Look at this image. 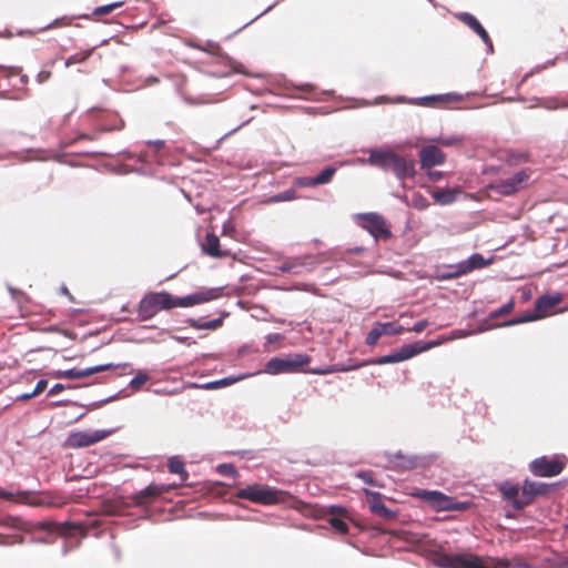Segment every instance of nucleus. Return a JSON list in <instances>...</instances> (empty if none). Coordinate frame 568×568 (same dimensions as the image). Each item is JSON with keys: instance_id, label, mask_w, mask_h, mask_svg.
<instances>
[{"instance_id": "obj_36", "label": "nucleus", "mask_w": 568, "mask_h": 568, "mask_svg": "<svg viewBox=\"0 0 568 568\" xmlns=\"http://www.w3.org/2000/svg\"><path fill=\"white\" fill-rule=\"evenodd\" d=\"M296 199V191L293 189H288L282 193H278L271 197V202H285V201H292Z\"/></svg>"}, {"instance_id": "obj_23", "label": "nucleus", "mask_w": 568, "mask_h": 568, "mask_svg": "<svg viewBox=\"0 0 568 568\" xmlns=\"http://www.w3.org/2000/svg\"><path fill=\"white\" fill-rule=\"evenodd\" d=\"M458 190L453 189H438L433 193V197L436 203L446 205L455 201Z\"/></svg>"}, {"instance_id": "obj_34", "label": "nucleus", "mask_w": 568, "mask_h": 568, "mask_svg": "<svg viewBox=\"0 0 568 568\" xmlns=\"http://www.w3.org/2000/svg\"><path fill=\"white\" fill-rule=\"evenodd\" d=\"M335 172H336V170L331 166L324 169L317 176H315L316 185L328 183L332 180Z\"/></svg>"}, {"instance_id": "obj_28", "label": "nucleus", "mask_w": 568, "mask_h": 568, "mask_svg": "<svg viewBox=\"0 0 568 568\" xmlns=\"http://www.w3.org/2000/svg\"><path fill=\"white\" fill-rule=\"evenodd\" d=\"M383 335H385V332L381 327V323H377L367 334L365 342L368 346H374Z\"/></svg>"}, {"instance_id": "obj_31", "label": "nucleus", "mask_w": 568, "mask_h": 568, "mask_svg": "<svg viewBox=\"0 0 568 568\" xmlns=\"http://www.w3.org/2000/svg\"><path fill=\"white\" fill-rule=\"evenodd\" d=\"M381 327L384 329L385 335H400L406 328L395 322L381 323Z\"/></svg>"}, {"instance_id": "obj_58", "label": "nucleus", "mask_w": 568, "mask_h": 568, "mask_svg": "<svg viewBox=\"0 0 568 568\" xmlns=\"http://www.w3.org/2000/svg\"><path fill=\"white\" fill-rule=\"evenodd\" d=\"M0 69H2V67H0Z\"/></svg>"}, {"instance_id": "obj_3", "label": "nucleus", "mask_w": 568, "mask_h": 568, "mask_svg": "<svg viewBox=\"0 0 568 568\" xmlns=\"http://www.w3.org/2000/svg\"><path fill=\"white\" fill-rule=\"evenodd\" d=\"M548 485L526 479L521 489L513 483L505 481L499 486V491L506 500H509L516 510H521L530 505L536 497L548 493Z\"/></svg>"}, {"instance_id": "obj_55", "label": "nucleus", "mask_w": 568, "mask_h": 568, "mask_svg": "<svg viewBox=\"0 0 568 568\" xmlns=\"http://www.w3.org/2000/svg\"><path fill=\"white\" fill-rule=\"evenodd\" d=\"M332 513H339L342 509L338 507H332Z\"/></svg>"}, {"instance_id": "obj_47", "label": "nucleus", "mask_w": 568, "mask_h": 568, "mask_svg": "<svg viewBox=\"0 0 568 568\" xmlns=\"http://www.w3.org/2000/svg\"><path fill=\"white\" fill-rule=\"evenodd\" d=\"M47 386H48V382L45 379H40L33 389V395H36V396L40 395L42 392L45 390Z\"/></svg>"}, {"instance_id": "obj_21", "label": "nucleus", "mask_w": 568, "mask_h": 568, "mask_svg": "<svg viewBox=\"0 0 568 568\" xmlns=\"http://www.w3.org/2000/svg\"><path fill=\"white\" fill-rule=\"evenodd\" d=\"M203 252L212 257H225L227 256L226 252H223L220 248V239L214 233H207L205 236V241L202 244Z\"/></svg>"}, {"instance_id": "obj_12", "label": "nucleus", "mask_w": 568, "mask_h": 568, "mask_svg": "<svg viewBox=\"0 0 568 568\" xmlns=\"http://www.w3.org/2000/svg\"><path fill=\"white\" fill-rule=\"evenodd\" d=\"M110 435L106 430L73 432L67 439L68 446L72 448L88 447L103 440Z\"/></svg>"}, {"instance_id": "obj_57", "label": "nucleus", "mask_w": 568, "mask_h": 568, "mask_svg": "<svg viewBox=\"0 0 568 568\" xmlns=\"http://www.w3.org/2000/svg\"><path fill=\"white\" fill-rule=\"evenodd\" d=\"M2 539H3V536L0 535V545L4 544V541Z\"/></svg>"}, {"instance_id": "obj_1", "label": "nucleus", "mask_w": 568, "mask_h": 568, "mask_svg": "<svg viewBox=\"0 0 568 568\" xmlns=\"http://www.w3.org/2000/svg\"><path fill=\"white\" fill-rule=\"evenodd\" d=\"M215 297H217L215 290L196 292L184 297L173 296L165 291L149 292L141 298L136 312L141 321H148L160 311H170L175 307H190L210 302Z\"/></svg>"}, {"instance_id": "obj_45", "label": "nucleus", "mask_w": 568, "mask_h": 568, "mask_svg": "<svg viewBox=\"0 0 568 568\" xmlns=\"http://www.w3.org/2000/svg\"><path fill=\"white\" fill-rule=\"evenodd\" d=\"M428 324H429L428 321L423 320V321L417 322L413 327L407 328V331L415 332V333H422L428 326Z\"/></svg>"}, {"instance_id": "obj_13", "label": "nucleus", "mask_w": 568, "mask_h": 568, "mask_svg": "<svg viewBox=\"0 0 568 568\" xmlns=\"http://www.w3.org/2000/svg\"><path fill=\"white\" fill-rule=\"evenodd\" d=\"M171 488H174V486L150 484L144 489L133 494L131 496V500L133 505L136 507L148 506L152 504L162 494L169 491Z\"/></svg>"}, {"instance_id": "obj_39", "label": "nucleus", "mask_w": 568, "mask_h": 568, "mask_svg": "<svg viewBox=\"0 0 568 568\" xmlns=\"http://www.w3.org/2000/svg\"><path fill=\"white\" fill-rule=\"evenodd\" d=\"M402 362L400 357L398 356L397 351L389 354L382 356L375 361V364L384 365V364H392V363H399Z\"/></svg>"}, {"instance_id": "obj_14", "label": "nucleus", "mask_w": 568, "mask_h": 568, "mask_svg": "<svg viewBox=\"0 0 568 568\" xmlns=\"http://www.w3.org/2000/svg\"><path fill=\"white\" fill-rule=\"evenodd\" d=\"M419 161L423 170H429L444 164L446 155L438 146L430 144L419 150Z\"/></svg>"}, {"instance_id": "obj_49", "label": "nucleus", "mask_w": 568, "mask_h": 568, "mask_svg": "<svg viewBox=\"0 0 568 568\" xmlns=\"http://www.w3.org/2000/svg\"><path fill=\"white\" fill-rule=\"evenodd\" d=\"M439 143H442L443 145H453V144L460 143V140L457 138H449V139L442 138L439 140Z\"/></svg>"}, {"instance_id": "obj_50", "label": "nucleus", "mask_w": 568, "mask_h": 568, "mask_svg": "<svg viewBox=\"0 0 568 568\" xmlns=\"http://www.w3.org/2000/svg\"><path fill=\"white\" fill-rule=\"evenodd\" d=\"M64 389L62 384H55L49 392V395L53 396L61 393Z\"/></svg>"}, {"instance_id": "obj_27", "label": "nucleus", "mask_w": 568, "mask_h": 568, "mask_svg": "<svg viewBox=\"0 0 568 568\" xmlns=\"http://www.w3.org/2000/svg\"><path fill=\"white\" fill-rule=\"evenodd\" d=\"M528 161L529 154L527 152H508L506 156V162L509 165H518Z\"/></svg>"}, {"instance_id": "obj_35", "label": "nucleus", "mask_w": 568, "mask_h": 568, "mask_svg": "<svg viewBox=\"0 0 568 568\" xmlns=\"http://www.w3.org/2000/svg\"><path fill=\"white\" fill-rule=\"evenodd\" d=\"M329 524L334 530H336L337 532H339L342 535H345L348 531V525L343 518L332 517L329 519Z\"/></svg>"}, {"instance_id": "obj_25", "label": "nucleus", "mask_w": 568, "mask_h": 568, "mask_svg": "<svg viewBox=\"0 0 568 568\" xmlns=\"http://www.w3.org/2000/svg\"><path fill=\"white\" fill-rule=\"evenodd\" d=\"M305 265H306V262L304 261V258L297 257V258L287 260V261L283 262L282 265L280 266V270L282 272H290V273H293V274H300L302 268Z\"/></svg>"}, {"instance_id": "obj_24", "label": "nucleus", "mask_w": 568, "mask_h": 568, "mask_svg": "<svg viewBox=\"0 0 568 568\" xmlns=\"http://www.w3.org/2000/svg\"><path fill=\"white\" fill-rule=\"evenodd\" d=\"M168 468H169L170 473L180 475L181 480L183 483L186 481L189 474H187V471L184 467V463L182 462L181 458H179L176 456L171 457L168 462Z\"/></svg>"}, {"instance_id": "obj_56", "label": "nucleus", "mask_w": 568, "mask_h": 568, "mask_svg": "<svg viewBox=\"0 0 568 568\" xmlns=\"http://www.w3.org/2000/svg\"><path fill=\"white\" fill-rule=\"evenodd\" d=\"M163 144H164V142H163V141H158V142L155 143V145H156L158 148L163 146Z\"/></svg>"}, {"instance_id": "obj_17", "label": "nucleus", "mask_w": 568, "mask_h": 568, "mask_svg": "<svg viewBox=\"0 0 568 568\" xmlns=\"http://www.w3.org/2000/svg\"><path fill=\"white\" fill-rule=\"evenodd\" d=\"M113 367H114V365H112V364H104V365H97L93 367H89L85 369L71 368L68 371L58 372L57 376L60 378L80 379V378L89 377L97 373L109 371Z\"/></svg>"}, {"instance_id": "obj_7", "label": "nucleus", "mask_w": 568, "mask_h": 568, "mask_svg": "<svg viewBox=\"0 0 568 568\" xmlns=\"http://www.w3.org/2000/svg\"><path fill=\"white\" fill-rule=\"evenodd\" d=\"M562 297L560 294L544 295L536 300L534 313L527 314L521 317L513 318L503 324V326H510L530 322L546 317L552 313V310L561 302Z\"/></svg>"}, {"instance_id": "obj_4", "label": "nucleus", "mask_w": 568, "mask_h": 568, "mask_svg": "<svg viewBox=\"0 0 568 568\" xmlns=\"http://www.w3.org/2000/svg\"><path fill=\"white\" fill-rule=\"evenodd\" d=\"M368 162L384 170H392L399 180L412 178L415 174V161L402 158L393 151L373 150L369 153Z\"/></svg>"}, {"instance_id": "obj_42", "label": "nucleus", "mask_w": 568, "mask_h": 568, "mask_svg": "<svg viewBox=\"0 0 568 568\" xmlns=\"http://www.w3.org/2000/svg\"><path fill=\"white\" fill-rule=\"evenodd\" d=\"M149 379L148 374L145 373H139L131 382L130 386L133 389H139L146 381Z\"/></svg>"}, {"instance_id": "obj_38", "label": "nucleus", "mask_w": 568, "mask_h": 568, "mask_svg": "<svg viewBox=\"0 0 568 568\" xmlns=\"http://www.w3.org/2000/svg\"><path fill=\"white\" fill-rule=\"evenodd\" d=\"M356 477L361 478L367 485L375 486V487H382V485L378 484L373 478V473L369 470H361V471L356 473Z\"/></svg>"}, {"instance_id": "obj_9", "label": "nucleus", "mask_w": 568, "mask_h": 568, "mask_svg": "<svg viewBox=\"0 0 568 568\" xmlns=\"http://www.w3.org/2000/svg\"><path fill=\"white\" fill-rule=\"evenodd\" d=\"M310 362V356L305 354H295L293 356H288L285 358L274 357L267 362L265 371L268 374L274 375L287 372H295L296 369L307 365Z\"/></svg>"}, {"instance_id": "obj_19", "label": "nucleus", "mask_w": 568, "mask_h": 568, "mask_svg": "<svg viewBox=\"0 0 568 568\" xmlns=\"http://www.w3.org/2000/svg\"><path fill=\"white\" fill-rule=\"evenodd\" d=\"M458 19L468 26L475 33H477L485 44H487L490 49L493 48V42L488 32L473 14L463 12L458 14Z\"/></svg>"}, {"instance_id": "obj_26", "label": "nucleus", "mask_w": 568, "mask_h": 568, "mask_svg": "<svg viewBox=\"0 0 568 568\" xmlns=\"http://www.w3.org/2000/svg\"><path fill=\"white\" fill-rule=\"evenodd\" d=\"M92 52H93V49H89V50H83V51H80V52H77V53L70 55L65 60V67L69 68L75 63H82V62L87 61L91 57Z\"/></svg>"}, {"instance_id": "obj_2", "label": "nucleus", "mask_w": 568, "mask_h": 568, "mask_svg": "<svg viewBox=\"0 0 568 568\" xmlns=\"http://www.w3.org/2000/svg\"><path fill=\"white\" fill-rule=\"evenodd\" d=\"M438 565L444 568H547L537 567L525 558L516 556L508 558L484 559L477 555H448L438 557Z\"/></svg>"}, {"instance_id": "obj_5", "label": "nucleus", "mask_w": 568, "mask_h": 568, "mask_svg": "<svg viewBox=\"0 0 568 568\" xmlns=\"http://www.w3.org/2000/svg\"><path fill=\"white\" fill-rule=\"evenodd\" d=\"M235 496L261 505H275L285 503L288 494L262 484L247 485L236 491Z\"/></svg>"}, {"instance_id": "obj_11", "label": "nucleus", "mask_w": 568, "mask_h": 568, "mask_svg": "<svg viewBox=\"0 0 568 568\" xmlns=\"http://www.w3.org/2000/svg\"><path fill=\"white\" fill-rule=\"evenodd\" d=\"M566 462L564 457L542 456L530 463V471L539 477H554L559 475L565 468Z\"/></svg>"}, {"instance_id": "obj_33", "label": "nucleus", "mask_w": 568, "mask_h": 568, "mask_svg": "<svg viewBox=\"0 0 568 568\" xmlns=\"http://www.w3.org/2000/svg\"><path fill=\"white\" fill-rule=\"evenodd\" d=\"M223 320L222 318H215L212 321H206L203 323L193 322L192 326L197 329H216L220 326H222Z\"/></svg>"}, {"instance_id": "obj_37", "label": "nucleus", "mask_w": 568, "mask_h": 568, "mask_svg": "<svg viewBox=\"0 0 568 568\" xmlns=\"http://www.w3.org/2000/svg\"><path fill=\"white\" fill-rule=\"evenodd\" d=\"M515 307V302L513 300H510L507 304H505L504 306L499 307L498 310L491 312L490 314V318H497L499 316H504V315H507L509 314L510 312H513Z\"/></svg>"}, {"instance_id": "obj_30", "label": "nucleus", "mask_w": 568, "mask_h": 568, "mask_svg": "<svg viewBox=\"0 0 568 568\" xmlns=\"http://www.w3.org/2000/svg\"><path fill=\"white\" fill-rule=\"evenodd\" d=\"M43 527L48 528V529H51L52 527H57V529L60 534H69L71 530L80 528L75 524H70V523L57 524L53 521L44 523Z\"/></svg>"}, {"instance_id": "obj_46", "label": "nucleus", "mask_w": 568, "mask_h": 568, "mask_svg": "<svg viewBox=\"0 0 568 568\" xmlns=\"http://www.w3.org/2000/svg\"><path fill=\"white\" fill-rule=\"evenodd\" d=\"M428 205L426 199H424L422 195L419 194H415L414 195V206L417 207V209H425L426 206Z\"/></svg>"}, {"instance_id": "obj_8", "label": "nucleus", "mask_w": 568, "mask_h": 568, "mask_svg": "<svg viewBox=\"0 0 568 568\" xmlns=\"http://www.w3.org/2000/svg\"><path fill=\"white\" fill-rule=\"evenodd\" d=\"M361 225L365 229L375 240L387 241L392 237L390 226L386 219L378 213H365L358 216Z\"/></svg>"}, {"instance_id": "obj_53", "label": "nucleus", "mask_w": 568, "mask_h": 568, "mask_svg": "<svg viewBox=\"0 0 568 568\" xmlns=\"http://www.w3.org/2000/svg\"><path fill=\"white\" fill-rule=\"evenodd\" d=\"M61 291H62L63 294L68 295L71 301L73 300L67 287H62Z\"/></svg>"}, {"instance_id": "obj_43", "label": "nucleus", "mask_w": 568, "mask_h": 568, "mask_svg": "<svg viewBox=\"0 0 568 568\" xmlns=\"http://www.w3.org/2000/svg\"><path fill=\"white\" fill-rule=\"evenodd\" d=\"M296 184L298 186H315L316 183H315V178H308V176H303V178H298L296 180Z\"/></svg>"}, {"instance_id": "obj_29", "label": "nucleus", "mask_w": 568, "mask_h": 568, "mask_svg": "<svg viewBox=\"0 0 568 568\" xmlns=\"http://www.w3.org/2000/svg\"><path fill=\"white\" fill-rule=\"evenodd\" d=\"M240 379H241V377H226V378H222L219 381L210 382V383L205 384L203 387L205 389L221 388V387L230 386Z\"/></svg>"}, {"instance_id": "obj_32", "label": "nucleus", "mask_w": 568, "mask_h": 568, "mask_svg": "<svg viewBox=\"0 0 568 568\" xmlns=\"http://www.w3.org/2000/svg\"><path fill=\"white\" fill-rule=\"evenodd\" d=\"M123 3H124L123 1H119V2H113L110 4L98 7L93 10V16L99 17V16L109 14L112 11H114L115 9L122 7Z\"/></svg>"}, {"instance_id": "obj_54", "label": "nucleus", "mask_w": 568, "mask_h": 568, "mask_svg": "<svg viewBox=\"0 0 568 568\" xmlns=\"http://www.w3.org/2000/svg\"><path fill=\"white\" fill-rule=\"evenodd\" d=\"M329 371L328 369H318V371H313V373L315 374H326L328 373Z\"/></svg>"}, {"instance_id": "obj_15", "label": "nucleus", "mask_w": 568, "mask_h": 568, "mask_svg": "<svg viewBox=\"0 0 568 568\" xmlns=\"http://www.w3.org/2000/svg\"><path fill=\"white\" fill-rule=\"evenodd\" d=\"M489 264V261H486L481 254H473L468 260L458 263L454 266V271L449 273L448 277H459L465 275L474 270L483 268Z\"/></svg>"}, {"instance_id": "obj_6", "label": "nucleus", "mask_w": 568, "mask_h": 568, "mask_svg": "<svg viewBox=\"0 0 568 568\" xmlns=\"http://www.w3.org/2000/svg\"><path fill=\"white\" fill-rule=\"evenodd\" d=\"M410 496L426 501L436 511L466 510L470 506L468 501H456L438 490L415 489Z\"/></svg>"}, {"instance_id": "obj_44", "label": "nucleus", "mask_w": 568, "mask_h": 568, "mask_svg": "<svg viewBox=\"0 0 568 568\" xmlns=\"http://www.w3.org/2000/svg\"><path fill=\"white\" fill-rule=\"evenodd\" d=\"M204 51L219 55L222 51V48L217 43L209 42L205 48H202Z\"/></svg>"}, {"instance_id": "obj_51", "label": "nucleus", "mask_w": 568, "mask_h": 568, "mask_svg": "<svg viewBox=\"0 0 568 568\" xmlns=\"http://www.w3.org/2000/svg\"><path fill=\"white\" fill-rule=\"evenodd\" d=\"M36 397V395H33V390L31 393H24V394H21L17 397V400H29L31 398Z\"/></svg>"}, {"instance_id": "obj_48", "label": "nucleus", "mask_w": 568, "mask_h": 568, "mask_svg": "<svg viewBox=\"0 0 568 568\" xmlns=\"http://www.w3.org/2000/svg\"><path fill=\"white\" fill-rule=\"evenodd\" d=\"M427 175H428V178L432 181H438V180H440L443 178V172H440V171H432L429 169L428 172H427Z\"/></svg>"}, {"instance_id": "obj_22", "label": "nucleus", "mask_w": 568, "mask_h": 568, "mask_svg": "<svg viewBox=\"0 0 568 568\" xmlns=\"http://www.w3.org/2000/svg\"><path fill=\"white\" fill-rule=\"evenodd\" d=\"M454 100L455 97L453 94L429 95L422 98L419 104L424 106H442Z\"/></svg>"}, {"instance_id": "obj_18", "label": "nucleus", "mask_w": 568, "mask_h": 568, "mask_svg": "<svg viewBox=\"0 0 568 568\" xmlns=\"http://www.w3.org/2000/svg\"><path fill=\"white\" fill-rule=\"evenodd\" d=\"M439 345V342H415L413 344L403 345L398 351V356L400 357L402 362L407 361L415 355L426 352L435 346Z\"/></svg>"}, {"instance_id": "obj_10", "label": "nucleus", "mask_w": 568, "mask_h": 568, "mask_svg": "<svg viewBox=\"0 0 568 568\" xmlns=\"http://www.w3.org/2000/svg\"><path fill=\"white\" fill-rule=\"evenodd\" d=\"M529 178L530 174L527 170H520L510 178L495 181L490 189L499 195H514L527 185Z\"/></svg>"}, {"instance_id": "obj_16", "label": "nucleus", "mask_w": 568, "mask_h": 568, "mask_svg": "<svg viewBox=\"0 0 568 568\" xmlns=\"http://www.w3.org/2000/svg\"><path fill=\"white\" fill-rule=\"evenodd\" d=\"M363 491L368 497L367 501L372 513L384 519H393L396 516V513L386 507L379 493L366 488Z\"/></svg>"}, {"instance_id": "obj_20", "label": "nucleus", "mask_w": 568, "mask_h": 568, "mask_svg": "<svg viewBox=\"0 0 568 568\" xmlns=\"http://www.w3.org/2000/svg\"><path fill=\"white\" fill-rule=\"evenodd\" d=\"M13 497H16L17 501L27 504L30 506H45V505L50 506V505H52L51 503H49L40 497L33 496L32 493H30V491H20L17 495H13V494L0 488V498L11 499Z\"/></svg>"}, {"instance_id": "obj_40", "label": "nucleus", "mask_w": 568, "mask_h": 568, "mask_svg": "<svg viewBox=\"0 0 568 568\" xmlns=\"http://www.w3.org/2000/svg\"><path fill=\"white\" fill-rule=\"evenodd\" d=\"M71 24V19L68 17H62L59 19H55L53 22L44 27L42 30H49L53 28H62V27H69Z\"/></svg>"}, {"instance_id": "obj_52", "label": "nucleus", "mask_w": 568, "mask_h": 568, "mask_svg": "<svg viewBox=\"0 0 568 568\" xmlns=\"http://www.w3.org/2000/svg\"><path fill=\"white\" fill-rule=\"evenodd\" d=\"M82 139L83 140H91L92 141V140L95 139V136L82 133V134H79L78 138H77V140H82Z\"/></svg>"}, {"instance_id": "obj_41", "label": "nucleus", "mask_w": 568, "mask_h": 568, "mask_svg": "<svg viewBox=\"0 0 568 568\" xmlns=\"http://www.w3.org/2000/svg\"><path fill=\"white\" fill-rule=\"evenodd\" d=\"M217 471L223 476H237V470L232 464H222L217 466Z\"/></svg>"}]
</instances>
